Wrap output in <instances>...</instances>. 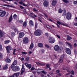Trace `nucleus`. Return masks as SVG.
I'll return each mask as SVG.
<instances>
[{"label":"nucleus","mask_w":77,"mask_h":77,"mask_svg":"<svg viewBox=\"0 0 77 77\" xmlns=\"http://www.w3.org/2000/svg\"><path fill=\"white\" fill-rule=\"evenodd\" d=\"M35 35L39 36L41 35L42 31L40 29H37L34 33Z\"/></svg>","instance_id":"nucleus-1"},{"label":"nucleus","mask_w":77,"mask_h":77,"mask_svg":"<svg viewBox=\"0 0 77 77\" xmlns=\"http://www.w3.org/2000/svg\"><path fill=\"white\" fill-rule=\"evenodd\" d=\"M23 42L24 44H28L29 42V38L27 37H25L23 38Z\"/></svg>","instance_id":"nucleus-2"},{"label":"nucleus","mask_w":77,"mask_h":77,"mask_svg":"<svg viewBox=\"0 0 77 77\" xmlns=\"http://www.w3.org/2000/svg\"><path fill=\"white\" fill-rule=\"evenodd\" d=\"M66 17L67 19L68 20H71V14L70 12H69L67 14Z\"/></svg>","instance_id":"nucleus-3"},{"label":"nucleus","mask_w":77,"mask_h":77,"mask_svg":"<svg viewBox=\"0 0 77 77\" xmlns=\"http://www.w3.org/2000/svg\"><path fill=\"white\" fill-rule=\"evenodd\" d=\"M54 50L55 51H58V53H60V50L59 47V46L57 45L55 46Z\"/></svg>","instance_id":"nucleus-4"},{"label":"nucleus","mask_w":77,"mask_h":77,"mask_svg":"<svg viewBox=\"0 0 77 77\" xmlns=\"http://www.w3.org/2000/svg\"><path fill=\"white\" fill-rule=\"evenodd\" d=\"M6 13L5 11H3L0 12V17H4Z\"/></svg>","instance_id":"nucleus-5"},{"label":"nucleus","mask_w":77,"mask_h":77,"mask_svg":"<svg viewBox=\"0 0 77 77\" xmlns=\"http://www.w3.org/2000/svg\"><path fill=\"white\" fill-rule=\"evenodd\" d=\"M12 69L13 71H19V66H16L13 68Z\"/></svg>","instance_id":"nucleus-6"},{"label":"nucleus","mask_w":77,"mask_h":77,"mask_svg":"<svg viewBox=\"0 0 77 77\" xmlns=\"http://www.w3.org/2000/svg\"><path fill=\"white\" fill-rule=\"evenodd\" d=\"M66 44L67 45H68V47H70L71 50L72 49V48H73L72 47V46L71 45V44L69 42H66Z\"/></svg>","instance_id":"nucleus-7"},{"label":"nucleus","mask_w":77,"mask_h":77,"mask_svg":"<svg viewBox=\"0 0 77 77\" xmlns=\"http://www.w3.org/2000/svg\"><path fill=\"white\" fill-rule=\"evenodd\" d=\"M24 36V33L23 32H21L19 33V36L20 38H23V37Z\"/></svg>","instance_id":"nucleus-8"},{"label":"nucleus","mask_w":77,"mask_h":77,"mask_svg":"<svg viewBox=\"0 0 77 77\" xmlns=\"http://www.w3.org/2000/svg\"><path fill=\"white\" fill-rule=\"evenodd\" d=\"M17 64V61L14 60L11 66V68L12 69L14 67V66L16 65Z\"/></svg>","instance_id":"nucleus-9"},{"label":"nucleus","mask_w":77,"mask_h":77,"mask_svg":"<svg viewBox=\"0 0 77 77\" xmlns=\"http://www.w3.org/2000/svg\"><path fill=\"white\" fill-rule=\"evenodd\" d=\"M49 3L47 1H45V2L43 3L44 6H45V7H46V8L48 7V6Z\"/></svg>","instance_id":"nucleus-10"},{"label":"nucleus","mask_w":77,"mask_h":77,"mask_svg":"<svg viewBox=\"0 0 77 77\" xmlns=\"http://www.w3.org/2000/svg\"><path fill=\"white\" fill-rule=\"evenodd\" d=\"M66 52L68 54H71V50L69 48H66Z\"/></svg>","instance_id":"nucleus-11"},{"label":"nucleus","mask_w":77,"mask_h":77,"mask_svg":"<svg viewBox=\"0 0 77 77\" xmlns=\"http://www.w3.org/2000/svg\"><path fill=\"white\" fill-rule=\"evenodd\" d=\"M48 41H49V43H51V44H53L55 42V40L54 38L51 39L50 40L49 39Z\"/></svg>","instance_id":"nucleus-12"},{"label":"nucleus","mask_w":77,"mask_h":77,"mask_svg":"<svg viewBox=\"0 0 77 77\" xmlns=\"http://www.w3.org/2000/svg\"><path fill=\"white\" fill-rule=\"evenodd\" d=\"M25 65H26V66L27 68H28L29 69H30L32 68V65L30 64H28L27 63H26L25 64Z\"/></svg>","instance_id":"nucleus-13"},{"label":"nucleus","mask_w":77,"mask_h":77,"mask_svg":"<svg viewBox=\"0 0 77 77\" xmlns=\"http://www.w3.org/2000/svg\"><path fill=\"white\" fill-rule=\"evenodd\" d=\"M63 55H62L60 57V63H62L63 62Z\"/></svg>","instance_id":"nucleus-14"},{"label":"nucleus","mask_w":77,"mask_h":77,"mask_svg":"<svg viewBox=\"0 0 77 77\" xmlns=\"http://www.w3.org/2000/svg\"><path fill=\"white\" fill-rule=\"evenodd\" d=\"M56 3H57V2L55 1H52V6H55L56 5Z\"/></svg>","instance_id":"nucleus-15"},{"label":"nucleus","mask_w":77,"mask_h":77,"mask_svg":"<svg viewBox=\"0 0 77 77\" xmlns=\"http://www.w3.org/2000/svg\"><path fill=\"white\" fill-rule=\"evenodd\" d=\"M20 72L15 73L14 74H13L14 75H15L16 77H19L20 75Z\"/></svg>","instance_id":"nucleus-16"},{"label":"nucleus","mask_w":77,"mask_h":77,"mask_svg":"<svg viewBox=\"0 0 77 77\" xmlns=\"http://www.w3.org/2000/svg\"><path fill=\"white\" fill-rule=\"evenodd\" d=\"M29 26L30 27H32L33 26H34L33 23V21L32 20H31L29 21Z\"/></svg>","instance_id":"nucleus-17"},{"label":"nucleus","mask_w":77,"mask_h":77,"mask_svg":"<svg viewBox=\"0 0 77 77\" xmlns=\"http://www.w3.org/2000/svg\"><path fill=\"white\" fill-rule=\"evenodd\" d=\"M3 35H4V33L1 30H0V38H2Z\"/></svg>","instance_id":"nucleus-18"},{"label":"nucleus","mask_w":77,"mask_h":77,"mask_svg":"<svg viewBox=\"0 0 77 77\" xmlns=\"http://www.w3.org/2000/svg\"><path fill=\"white\" fill-rule=\"evenodd\" d=\"M11 61V59H10L9 58L6 59L5 60V61L7 63H10Z\"/></svg>","instance_id":"nucleus-19"},{"label":"nucleus","mask_w":77,"mask_h":77,"mask_svg":"<svg viewBox=\"0 0 77 77\" xmlns=\"http://www.w3.org/2000/svg\"><path fill=\"white\" fill-rule=\"evenodd\" d=\"M38 46L39 47H42L44 46V45L42 43H40L38 44Z\"/></svg>","instance_id":"nucleus-20"},{"label":"nucleus","mask_w":77,"mask_h":77,"mask_svg":"<svg viewBox=\"0 0 77 77\" xmlns=\"http://www.w3.org/2000/svg\"><path fill=\"white\" fill-rule=\"evenodd\" d=\"M12 20V15H11V16H10L9 18V20L8 21L9 23H11Z\"/></svg>","instance_id":"nucleus-21"},{"label":"nucleus","mask_w":77,"mask_h":77,"mask_svg":"<svg viewBox=\"0 0 77 77\" xmlns=\"http://www.w3.org/2000/svg\"><path fill=\"white\" fill-rule=\"evenodd\" d=\"M33 48V43H31L30 46L29 48L30 49H32Z\"/></svg>","instance_id":"nucleus-22"},{"label":"nucleus","mask_w":77,"mask_h":77,"mask_svg":"<svg viewBox=\"0 0 77 77\" xmlns=\"http://www.w3.org/2000/svg\"><path fill=\"white\" fill-rule=\"evenodd\" d=\"M67 40L68 41H69L70 40H71V39H72V38L70 37V36L67 35Z\"/></svg>","instance_id":"nucleus-23"},{"label":"nucleus","mask_w":77,"mask_h":77,"mask_svg":"<svg viewBox=\"0 0 77 77\" xmlns=\"http://www.w3.org/2000/svg\"><path fill=\"white\" fill-rule=\"evenodd\" d=\"M7 68H8L7 64L5 65L3 67V69H7Z\"/></svg>","instance_id":"nucleus-24"},{"label":"nucleus","mask_w":77,"mask_h":77,"mask_svg":"<svg viewBox=\"0 0 77 77\" xmlns=\"http://www.w3.org/2000/svg\"><path fill=\"white\" fill-rule=\"evenodd\" d=\"M6 48H8L9 50H12V47L11 46H7L6 47Z\"/></svg>","instance_id":"nucleus-25"},{"label":"nucleus","mask_w":77,"mask_h":77,"mask_svg":"<svg viewBox=\"0 0 77 77\" xmlns=\"http://www.w3.org/2000/svg\"><path fill=\"white\" fill-rule=\"evenodd\" d=\"M13 18H14L15 20H16L17 18V15L14 14L13 16Z\"/></svg>","instance_id":"nucleus-26"},{"label":"nucleus","mask_w":77,"mask_h":77,"mask_svg":"<svg viewBox=\"0 0 77 77\" xmlns=\"http://www.w3.org/2000/svg\"><path fill=\"white\" fill-rule=\"evenodd\" d=\"M63 1L65 3H68V2H69L68 0H63Z\"/></svg>","instance_id":"nucleus-27"},{"label":"nucleus","mask_w":77,"mask_h":77,"mask_svg":"<svg viewBox=\"0 0 77 77\" xmlns=\"http://www.w3.org/2000/svg\"><path fill=\"white\" fill-rule=\"evenodd\" d=\"M3 59V55L0 53V59Z\"/></svg>","instance_id":"nucleus-28"},{"label":"nucleus","mask_w":77,"mask_h":77,"mask_svg":"<svg viewBox=\"0 0 77 77\" xmlns=\"http://www.w3.org/2000/svg\"><path fill=\"white\" fill-rule=\"evenodd\" d=\"M63 11V10H62V9H60L59 10L58 12H59V13L61 14V13H62V11Z\"/></svg>","instance_id":"nucleus-29"},{"label":"nucleus","mask_w":77,"mask_h":77,"mask_svg":"<svg viewBox=\"0 0 77 77\" xmlns=\"http://www.w3.org/2000/svg\"><path fill=\"white\" fill-rule=\"evenodd\" d=\"M26 25H27V22H25L23 24V26H24V27H26Z\"/></svg>","instance_id":"nucleus-30"},{"label":"nucleus","mask_w":77,"mask_h":77,"mask_svg":"<svg viewBox=\"0 0 77 77\" xmlns=\"http://www.w3.org/2000/svg\"><path fill=\"white\" fill-rule=\"evenodd\" d=\"M67 72L68 73H66L65 75H69V74L70 73V72H71L69 70H67Z\"/></svg>","instance_id":"nucleus-31"},{"label":"nucleus","mask_w":77,"mask_h":77,"mask_svg":"<svg viewBox=\"0 0 77 77\" xmlns=\"http://www.w3.org/2000/svg\"><path fill=\"white\" fill-rule=\"evenodd\" d=\"M9 42H10V41L9 40L8 41H5V44H8V43H9Z\"/></svg>","instance_id":"nucleus-32"},{"label":"nucleus","mask_w":77,"mask_h":77,"mask_svg":"<svg viewBox=\"0 0 77 77\" xmlns=\"http://www.w3.org/2000/svg\"><path fill=\"white\" fill-rule=\"evenodd\" d=\"M14 32H17V33H19L18 31V29H16V28L14 29Z\"/></svg>","instance_id":"nucleus-33"},{"label":"nucleus","mask_w":77,"mask_h":77,"mask_svg":"<svg viewBox=\"0 0 77 77\" xmlns=\"http://www.w3.org/2000/svg\"><path fill=\"white\" fill-rule=\"evenodd\" d=\"M15 35V33L14 32H12L11 33V36H14Z\"/></svg>","instance_id":"nucleus-34"},{"label":"nucleus","mask_w":77,"mask_h":77,"mask_svg":"<svg viewBox=\"0 0 77 77\" xmlns=\"http://www.w3.org/2000/svg\"><path fill=\"white\" fill-rule=\"evenodd\" d=\"M46 27H47V28H48V29H52L51 27L48 25H47Z\"/></svg>","instance_id":"nucleus-35"},{"label":"nucleus","mask_w":77,"mask_h":77,"mask_svg":"<svg viewBox=\"0 0 77 77\" xmlns=\"http://www.w3.org/2000/svg\"><path fill=\"white\" fill-rule=\"evenodd\" d=\"M36 63L38 65H42V64L40 63H39L38 62H37Z\"/></svg>","instance_id":"nucleus-36"},{"label":"nucleus","mask_w":77,"mask_h":77,"mask_svg":"<svg viewBox=\"0 0 77 77\" xmlns=\"http://www.w3.org/2000/svg\"><path fill=\"white\" fill-rule=\"evenodd\" d=\"M66 66H63V70H66Z\"/></svg>","instance_id":"nucleus-37"},{"label":"nucleus","mask_w":77,"mask_h":77,"mask_svg":"<svg viewBox=\"0 0 77 77\" xmlns=\"http://www.w3.org/2000/svg\"><path fill=\"white\" fill-rule=\"evenodd\" d=\"M6 50H7V51L8 52V53H10V50H9V49H8V48H6Z\"/></svg>","instance_id":"nucleus-38"},{"label":"nucleus","mask_w":77,"mask_h":77,"mask_svg":"<svg viewBox=\"0 0 77 77\" xmlns=\"http://www.w3.org/2000/svg\"><path fill=\"white\" fill-rule=\"evenodd\" d=\"M22 70H24V64H23L22 65Z\"/></svg>","instance_id":"nucleus-39"},{"label":"nucleus","mask_w":77,"mask_h":77,"mask_svg":"<svg viewBox=\"0 0 77 77\" xmlns=\"http://www.w3.org/2000/svg\"><path fill=\"white\" fill-rule=\"evenodd\" d=\"M22 54H27V52H22Z\"/></svg>","instance_id":"nucleus-40"},{"label":"nucleus","mask_w":77,"mask_h":77,"mask_svg":"<svg viewBox=\"0 0 77 77\" xmlns=\"http://www.w3.org/2000/svg\"><path fill=\"white\" fill-rule=\"evenodd\" d=\"M71 74H72V75H74V72L73 71H72L71 72Z\"/></svg>","instance_id":"nucleus-41"},{"label":"nucleus","mask_w":77,"mask_h":77,"mask_svg":"<svg viewBox=\"0 0 77 77\" xmlns=\"http://www.w3.org/2000/svg\"><path fill=\"white\" fill-rule=\"evenodd\" d=\"M66 12H64L63 14V16H64V17H65L66 16Z\"/></svg>","instance_id":"nucleus-42"},{"label":"nucleus","mask_w":77,"mask_h":77,"mask_svg":"<svg viewBox=\"0 0 77 77\" xmlns=\"http://www.w3.org/2000/svg\"><path fill=\"white\" fill-rule=\"evenodd\" d=\"M46 69H48V68H50V65L48 64L46 65Z\"/></svg>","instance_id":"nucleus-43"},{"label":"nucleus","mask_w":77,"mask_h":77,"mask_svg":"<svg viewBox=\"0 0 77 77\" xmlns=\"http://www.w3.org/2000/svg\"><path fill=\"white\" fill-rule=\"evenodd\" d=\"M45 36H47V37H48V33H45Z\"/></svg>","instance_id":"nucleus-44"},{"label":"nucleus","mask_w":77,"mask_h":77,"mask_svg":"<svg viewBox=\"0 0 77 77\" xmlns=\"http://www.w3.org/2000/svg\"><path fill=\"white\" fill-rule=\"evenodd\" d=\"M45 46L46 47H47V48H48L50 47V46L47 45H45Z\"/></svg>","instance_id":"nucleus-45"},{"label":"nucleus","mask_w":77,"mask_h":77,"mask_svg":"<svg viewBox=\"0 0 77 77\" xmlns=\"http://www.w3.org/2000/svg\"><path fill=\"white\" fill-rule=\"evenodd\" d=\"M2 50V46L0 45V51Z\"/></svg>","instance_id":"nucleus-46"},{"label":"nucleus","mask_w":77,"mask_h":77,"mask_svg":"<svg viewBox=\"0 0 77 77\" xmlns=\"http://www.w3.org/2000/svg\"><path fill=\"white\" fill-rule=\"evenodd\" d=\"M74 5H77V1H74L73 2Z\"/></svg>","instance_id":"nucleus-47"},{"label":"nucleus","mask_w":77,"mask_h":77,"mask_svg":"<svg viewBox=\"0 0 77 77\" xmlns=\"http://www.w3.org/2000/svg\"><path fill=\"white\" fill-rule=\"evenodd\" d=\"M44 15L45 16V17H46V18H48V16L47 14H46L45 13H44Z\"/></svg>","instance_id":"nucleus-48"},{"label":"nucleus","mask_w":77,"mask_h":77,"mask_svg":"<svg viewBox=\"0 0 77 77\" xmlns=\"http://www.w3.org/2000/svg\"><path fill=\"white\" fill-rule=\"evenodd\" d=\"M56 72L57 73H59L60 72V70H57Z\"/></svg>","instance_id":"nucleus-49"},{"label":"nucleus","mask_w":77,"mask_h":77,"mask_svg":"<svg viewBox=\"0 0 77 77\" xmlns=\"http://www.w3.org/2000/svg\"><path fill=\"white\" fill-rule=\"evenodd\" d=\"M77 45L76 43H75L74 45V47H77Z\"/></svg>","instance_id":"nucleus-50"},{"label":"nucleus","mask_w":77,"mask_h":77,"mask_svg":"<svg viewBox=\"0 0 77 77\" xmlns=\"http://www.w3.org/2000/svg\"><path fill=\"white\" fill-rule=\"evenodd\" d=\"M50 74L51 75H53V72H51Z\"/></svg>","instance_id":"nucleus-51"},{"label":"nucleus","mask_w":77,"mask_h":77,"mask_svg":"<svg viewBox=\"0 0 77 77\" xmlns=\"http://www.w3.org/2000/svg\"><path fill=\"white\" fill-rule=\"evenodd\" d=\"M20 8L22 9H24V7H23V6H21V5H20Z\"/></svg>","instance_id":"nucleus-52"},{"label":"nucleus","mask_w":77,"mask_h":77,"mask_svg":"<svg viewBox=\"0 0 77 77\" xmlns=\"http://www.w3.org/2000/svg\"><path fill=\"white\" fill-rule=\"evenodd\" d=\"M15 51H16V49H14L13 51V54L14 55H15Z\"/></svg>","instance_id":"nucleus-53"},{"label":"nucleus","mask_w":77,"mask_h":77,"mask_svg":"<svg viewBox=\"0 0 77 77\" xmlns=\"http://www.w3.org/2000/svg\"><path fill=\"white\" fill-rule=\"evenodd\" d=\"M33 11H35V12H37V11H38V10L36 9V8H34L33 9Z\"/></svg>","instance_id":"nucleus-54"},{"label":"nucleus","mask_w":77,"mask_h":77,"mask_svg":"<svg viewBox=\"0 0 77 77\" xmlns=\"http://www.w3.org/2000/svg\"><path fill=\"white\" fill-rule=\"evenodd\" d=\"M24 71V70H22V71L21 72V74H23V72Z\"/></svg>","instance_id":"nucleus-55"},{"label":"nucleus","mask_w":77,"mask_h":77,"mask_svg":"<svg viewBox=\"0 0 77 77\" xmlns=\"http://www.w3.org/2000/svg\"><path fill=\"white\" fill-rule=\"evenodd\" d=\"M62 25H63V26H66V27L68 26V25H66L65 24H64L63 23L62 24Z\"/></svg>","instance_id":"nucleus-56"},{"label":"nucleus","mask_w":77,"mask_h":77,"mask_svg":"<svg viewBox=\"0 0 77 77\" xmlns=\"http://www.w3.org/2000/svg\"><path fill=\"white\" fill-rule=\"evenodd\" d=\"M66 69L67 70H68V69H70V68L68 67H67L66 68Z\"/></svg>","instance_id":"nucleus-57"},{"label":"nucleus","mask_w":77,"mask_h":77,"mask_svg":"<svg viewBox=\"0 0 77 77\" xmlns=\"http://www.w3.org/2000/svg\"><path fill=\"white\" fill-rule=\"evenodd\" d=\"M37 26H38V25H37V23H36L35 24V27L36 28L37 27Z\"/></svg>","instance_id":"nucleus-58"},{"label":"nucleus","mask_w":77,"mask_h":77,"mask_svg":"<svg viewBox=\"0 0 77 77\" xmlns=\"http://www.w3.org/2000/svg\"><path fill=\"white\" fill-rule=\"evenodd\" d=\"M35 69V68L34 67H32L31 68V71H32V70H34Z\"/></svg>","instance_id":"nucleus-59"},{"label":"nucleus","mask_w":77,"mask_h":77,"mask_svg":"<svg viewBox=\"0 0 77 77\" xmlns=\"http://www.w3.org/2000/svg\"><path fill=\"white\" fill-rule=\"evenodd\" d=\"M58 75H59V76H62V74L61 73H59L58 74Z\"/></svg>","instance_id":"nucleus-60"},{"label":"nucleus","mask_w":77,"mask_h":77,"mask_svg":"<svg viewBox=\"0 0 77 77\" xmlns=\"http://www.w3.org/2000/svg\"><path fill=\"white\" fill-rule=\"evenodd\" d=\"M29 57H27L26 59V61H28V60H29Z\"/></svg>","instance_id":"nucleus-61"},{"label":"nucleus","mask_w":77,"mask_h":77,"mask_svg":"<svg viewBox=\"0 0 77 77\" xmlns=\"http://www.w3.org/2000/svg\"><path fill=\"white\" fill-rule=\"evenodd\" d=\"M23 5L24 6H27V5H26L25 3H23Z\"/></svg>","instance_id":"nucleus-62"},{"label":"nucleus","mask_w":77,"mask_h":77,"mask_svg":"<svg viewBox=\"0 0 77 77\" xmlns=\"http://www.w3.org/2000/svg\"><path fill=\"white\" fill-rule=\"evenodd\" d=\"M74 69H76H76H77V65L76 66H75V67Z\"/></svg>","instance_id":"nucleus-63"},{"label":"nucleus","mask_w":77,"mask_h":77,"mask_svg":"<svg viewBox=\"0 0 77 77\" xmlns=\"http://www.w3.org/2000/svg\"><path fill=\"white\" fill-rule=\"evenodd\" d=\"M75 20L76 21H77V17H76L75 19Z\"/></svg>","instance_id":"nucleus-64"}]
</instances>
